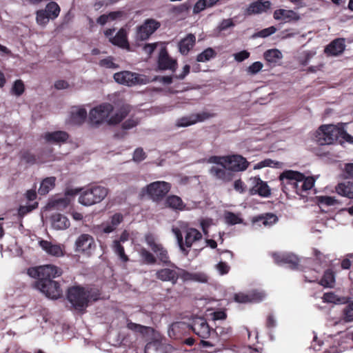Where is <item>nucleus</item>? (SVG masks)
<instances>
[{
  "label": "nucleus",
  "instance_id": "nucleus-44",
  "mask_svg": "<svg viewBox=\"0 0 353 353\" xmlns=\"http://www.w3.org/2000/svg\"><path fill=\"white\" fill-rule=\"evenodd\" d=\"M276 216L272 214H268L265 216H261L254 220V222L258 223L259 225H263L265 227L270 226L276 221Z\"/></svg>",
  "mask_w": 353,
  "mask_h": 353
},
{
  "label": "nucleus",
  "instance_id": "nucleus-1",
  "mask_svg": "<svg viewBox=\"0 0 353 353\" xmlns=\"http://www.w3.org/2000/svg\"><path fill=\"white\" fill-rule=\"evenodd\" d=\"M28 274L32 278L37 279L35 288L52 299H57L62 295L59 284L52 279L62 274L61 268L54 265H45L28 270Z\"/></svg>",
  "mask_w": 353,
  "mask_h": 353
},
{
  "label": "nucleus",
  "instance_id": "nucleus-55",
  "mask_svg": "<svg viewBox=\"0 0 353 353\" xmlns=\"http://www.w3.org/2000/svg\"><path fill=\"white\" fill-rule=\"evenodd\" d=\"M127 327L128 329L140 333H145L149 328L148 327L143 326L141 325L137 324L132 322H129L127 325Z\"/></svg>",
  "mask_w": 353,
  "mask_h": 353
},
{
  "label": "nucleus",
  "instance_id": "nucleus-63",
  "mask_svg": "<svg viewBox=\"0 0 353 353\" xmlns=\"http://www.w3.org/2000/svg\"><path fill=\"white\" fill-rule=\"evenodd\" d=\"M145 158V152L142 149L138 148L134 152L133 159L134 161H141Z\"/></svg>",
  "mask_w": 353,
  "mask_h": 353
},
{
  "label": "nucleus",
  "instance_id": "nucleus-49",
  "mask_svg": "<svg viewBox=\"0 0 353 353\" xmlns=\"http://www.w3.org/2000/svg\"><path fill=\"white\" fill-rule=\"evenodd\" d=\"M316 200L320 205L331 206L337 203L334 197L329 196H319L316 197Z\"/></svg>",
  "mask_w": 353,
  "mask_h": 353
},
{
  "label": "nucleus",
  "instance_id": "nucleus-47",
  "mask_svg": "<svg viewBox=\"0 0 353 353\" xmlns=\"http://www.w3.org/2000/svg\"><path fill=\"white\" fill-rule=\"evenodd\" d=\"M215 51L212 48H208L197 56L196 60L199 62H205L215 57Z\"/></svg>",
  "mask_w": 353,
  "mask_h": 353
},
{
  "label": "nucleus",
  "instance_id": "nucleus-30",
  "mask_svg": "<svg viewBox=\"0 0 353 353\" xmlns=\"http://www.w3.org/2000/svg\"><path fill=\"white\" fill-rule=\"evenodd\" d=\"M176 274L178 279L181 278L184 281H196L202 283L207 282L208 278L206 275L201 273L191 274L188 272L176 268Z\"/></svg>",
  "mask_w": 353,
  "mask_h": 353
},
{
  "label": "nucleus",
  "instance_id": "nucleus-50",
  "mask_svg": "<svg viewBox=\"0 0 353 353\" xmlns=\"http://www.w3.org/2000/svg\"><path fill=\"white\" fill-rule=\"evenodd\" d=\"M276 28L274 26H270L267 28H264L256 33L255 36L261 38H265L275 33Z\"/></svg>",
  "mask_w": 353,
  "mask_h": 353
},
{
  "label": "nucleus",
  "instance_id": "nucleus-54",
  "mask_svg": "<svg viewBox=\"0 0 353 353\" xmlns=\"http://www.w3.org/2000/svg\"><path fill=\"white\" fill-rule=\"evenodd\" d=\"M50 18L43 10L37 11V21L41 25L46 24Z\"/></svg>",
  "mask_w": 353,
  "mask_h": 353
},
{
  "label": "nucleus",
  "instance_id": "nucleus-14",
  "mask_svg": "<svg viewBox=\"0 0 353 353\" xmlns=\"http://www.w3.org/2000/svg\"><path fill=\"white\" fill-rule=\"evenodd\" d=\"M160 26V23L154 19H147L140 26L137 31V37L140 40H146Z\"/></svg>",
  "mask_w": 353,
  "mask_h": 353
},
{
  "label": "nucleus",
  "instance_id": "nucleus-7",
  "mask_svg": "<svg viewBox=\"0 0 353 353\" xmlns=\"http://www.w3.org/2000/svg\"><path fill=\"white\" fill-rule=\"evenodd\" d=\"M108 193L107 188L103 186H92L85 189L79 198V202L89 206L100 203Z\"/></svg>",
  "mask_w": 353,
  "mask_h": 353
},
{
  "label": "nucleus",
  "instance_id": "nucleus-4",
  "mask_svg": "<svg viewBox=\"0 0 353 353\" xmlns=\"http://www.w3.org/2000/svg\"><path fill=\"white\" fill-rule=\"evenodd\" d=\"M67 298L75 310L83 311L92 301L99 298V294L92 289L74 285L68 290Z\"/></svg>",
  "mask_w": 353,
  "mask_h": 353
},
{
  "label": "nucleus",
  "instance_id": "nucleus-11",
  "mask_svg": "<svg viewBox=\"0 0 353 353\" xmlns=\"http://www.w3.org/2000/svg\"><path fill=\"white\" fill-rule=\"evenodd\" d=\"M145 240L148 245L150 248L157 256L163 263L169 262V256L168 251L162 244L158 242L156 236L152 233H148L145 235Z\"/></svg>",
  "mask_w": 353,
  "mask_h": 353
},
{
  "label": "nucleus",
  "instance_id": "nucleus-6",
  "mask_svg": "<svg viewBox=\"0 0 353 353\" xmlns=\"http://www.w3.org/2000/svg\"><path fill=\"white\" fill-rule=\"evenodd\" d=\"M208 162L210 163L225 165L229 170L236 172L243 171L248 168L249 163L247 160L240 155L232 156H212L209 158Z\"/></svg>",
  "mask_w": 353,
  "mask_h": 353
},
{
  "label": "nucleus",
  "instance_id": "nucleus-64",
  "mask_svg": "<svg viewBox=\"0 0 353 353\" xmlns=\"http://www.w3.org/2000/svg\"><path fill=\"white\" fill-rule=\"evenodd\" d=\"M21 159L28 163H34L36 162L35 157L28 152H21Z\"/></svg>",
  "mask_w": 353,
  "mask_h": 353
},
{
  "label": "nucleus",
  "instance_id": "nucleus-16",
  "mask_svg": "<svg viewBox=\"0 0 353 353\" xmlns=\"http://www.w3.org/2000/svg\"><path fill=\"white\" fill-rule=\"evenodd\" d=\"M39 244L42 250L50 256L61 257L65 254V246L63 245L52 243L46 240L39 241Z\"/></svg>",
  "mask_w": 353,
  "mask_h": 353
},
{
  "label": "nucleus",
  "instance_id": "nucleus-52",
  "mask_svg": "<svg viewBox=\"0 0 353 353\" xmlns=\"http://www.w3.org/2000/svg\"><path fill=\"white\" fill-rule=\"evenodd\" d=\"M208 315L212 321L225 320L227 318V314L224 310L212 312Z\"/></svg>",
  "mask_w": 353,
  "mask_h": 353
},
{
  "label": "nucleus",
  "instance_id": "nucleus-2",
  "mask_svg": "<svg viewBox=\"0 0 353 353\" xmlns=\"http://www.w3.org/2000/svg\"><path fill=\"white\" fill-rule=\"evenodd\" d=\"M113 110V106L110 103L101 104L90 112V119L92 124L99 125L104 122L108 124H117L121 122L129 113L130 106L123 105L114 115L110 117V114Z\"/></svg>",
  "mask_w": 353,
  "mask_h": 353
},
{
  "label": "nucleus",
  "instance_id": "nucleus-32",
  "mask_svg": "<svg viewBox=\"0 0 353 353\" xmlns=\"http://www.w3.org/2000/svg\"><path fill=\"white\" fill-rule=\"evenodd\" d=\"M87 117L86 110L81 107H73L70 111V121L73 124L82 123Z\"/></svg>",
  "mask_w": 353,
  "mask_h": 353
},
{
  "label": "nucleus",
  "instance_id": "nucleus-41",
  "mask_svg": "<svg viewBox=\"0 0 353 353\" xmlns=\"http://www.w3.org/2000/svg\"><path fill=\"white\" fill-rule=\"evenodd\" d=\"M43 10L48 15V17L53 19L59 16L60 12V8L56 2L51 1L47 4L46 8Z\"/></svg>",
  "mask_w": 353,
  "mask_h": 353
},
{
  "label": "nucleus",
  "instance_id": "nucleus-34",
  "mask_svg": "<svg viewBox=\"0 0 353 353\" xmlns=\"http://www.w3.org/2000/svg\"><path fill=\"white\" fill-rule=\"evenodd\" d=\"M195 41L196 38L194 34H188L179 44L180 52L183 54H187L194 46Z\"/></svg>",
  "mask_w": 353,
  "mask_h": 353
},
{
  "label": "nucleus",
  "instance_id": "nucleus-20",
  "mask_svg": "<svg viewBox=\"0 0 353 353\" xmlns=\"http://www.w3.org/2000/svg\"><path fill=\"white\" fill-rule=\"evenodd\" d=\"M211 117H212V115L207 112L191 114L188 117H184L178 119L176 125L178 127H187L197 122L203 121Z\"/></svg>",
  "mask_w": 353,
  "mask_h": 353
},
{
  "label": "nucleus",
  "instance_id": "nucleus-24",
  "mask_svg": "<svg viewBox=\"0 0 353 353\" xmlns=\"http://www.w3.org/2000/svg\"><path fill=\"white\" fill-rule=\"evenodd\" d=\"M159 68L161 70H171L176 68V61L170 58L165 49H162L159 57Z\"/></svg>",
  "mask_w": 353,
  "mask_h": 353
},
{
  "label": "nucleus",
  "instance_id": "nucleus-48",
  "mask_svg": "<svg viewBox=\"0 0 353 353\" xmlns=\"http://www.w3.org/2000/svg\"><path fill=\"white\" fill-rule=\"evenodd\" d=\"M139 254L143 261L147 264H154L156 262L155 256L145 248L139 250Z\"/></svg>",
  "mask_w": 353,
  "mask_h": 353
},
{
  "label": "nucleus",
  "instance_id": "nucleus-29",
  "mask_svg": "<svg viewBox=\"0 0 353 353\" xmlns=\"http://www.w3.org/2000/svg\"><path fill=\"white\" fill-rule=\"evenodd\" d=\"M50 221L52 227L56 230H65L70 225L69 219L59 213L52 214Z\"/></svg>",
  "mask_w": 353,
  "mask_h": 353
},
{
  "label": "nucleus",
  "instance_id": "nucleus-25",
  "mask_svg": "<svg viewBox=\"0 0 353 353\" xmlns=\"http://www.w3.org/2000/svg\"><path fill=\"white\" fill-rule=\"evenodd\" d=\"M68 133L64 131L48 132L42 135V138L46 142L50 143H64L68 139Z\"/></svg>",
  "mask_w": 353,
  "mask_h": 353
},
{
  "label": "nucleus",
  "instance_id": "nucleus-38",
  "mask_svg": "<svg viewBox=\"0 0 353 353\" xmlns=\"http://www.w3.org/2000/svg\"><path fill=\"white\" fill-rule=\"evenodd\" d=\"M219 1V0H199L193 7V13L199 14L205 8L214 6Z\"/></svg>",
  "mask_w": 353,
  "mask_h": 353
},
{
  "label": "nucleus",
  "instance_id": "nucleus-42",
  "mask_svg": "<svg viewBox=\"0 0 353 353\" xmlns=\"http://www.w3.org/2000/svg\"><path fill=\"white\" fill-rule=\"evenodd\" d=\"M185 326L184 323L176 322L172 323L168 329V335L172 339H177L181 334V330Z\"/></svg>",
  "mask_w": 353,
  "mask_h": 353
},
{
  "label": "nucleus",
  "instance_id": "nucleus-36",
  "mask_svg": "<svg viewBox=\"0 0 353 353\" xmlns=\"http://www.w3.org/2000/svg\"><path fill=\"white\" fill-rule=\"evenodd\" d=\"M336 192L342 196L353 198V183L346 182L339 183L336 188Z\"/></svg>",
  "mask_w": 353,
  "mask_h": 353
},
{
  "label": "nucleus",
  "instance_id": "nucleus-56",
  "mask_svg": "<svg viewBox=\"0 0 353 353\" xmlns=\"http://www.w3.org/2000/svg\"><path fill=\"white\" fill-rule=\"evenodd\" d=\"M345 321L347 322L353 321V302L345 307L344 310Z\"/></svg>",
  "mask_w": 353,
  "mask_h": 353
},
{
  "label": "nucleus",
  "instance_id": "nucleus-26",
  "mask_svg": "<svg viewBox=\"0 0 353 353\" xmlns=\"http://www.w3.org/2000/svg\"><path fill=\"white\" fill-rule=\"evenodd\" d=\"M345 41L343 39H336L332 41L325 49V52L328 55L338 56L345 50Z\"/></svg>",
  "mask_w": 353,
  "mask_h": 353
},
{
  "label": "nucleus",
  "instance_id": "nucleus-33",
  "mask_svg": "<svg viewBox=\"0 0 353 353\" xmlns=\"http://www.w3.org/2000/svg\"><path fill=\"white\" fill-rule=\"evenodd\" d=\"M166 205L174 210H190V208L187 207L183 202L182 199L176 195L169 196L165 201Z\"/></svg>",
  "mask_w": 353,
  "mask_h": 353
},
{
  "label": "nucleus",
  "instance_id": "nucleus-58",
  "mask_svg": "<svg viewBox=\"0 0 353 353\" xmlns=\"http://www.w3.org/2000/svg\"><path fill=\"white\" fill-rule=\"evenodd\" d=\"M263 68V63L260 61H256L249 66L248 72L251 74H255Z\"/></svg>",
  "mask_w": 353,
  "mask_h": 353
},
{
  "label": "nucleus",
  "instance_id": "nucleus-57",
  "mask_svg": "<svg viewBox=\"0 0 353 353\" xmlns=\"http://www.w3.org/2000/svg\"><path fill=\"white\" fill-rule=\"evenodd\" d=\"M37 205H38L37 203L35 202L34 204H32V205L21 206L19 209V214L21 216H23L27 213H28V212H31L32 210L35 209L37 207Z\"/></svg>",
  "mask_w": 353,
  "mask_h": 353
},
{
  "label": "nucleus",
  "instance_id": "nucleus-53",
  "mask_svg": "<svg viewBox=\"0 0 353 353\" xmlns=\"http://www.w3.org/2000/svg\"><path fill=\"white\" fill-rule=\"evenodd\" d=\"M276 163H275L271 159H265L261 162L256 163L254 165V169L259 170L265 167H276Z\"/></svg>",
  "mask_w": 353,
  "mask_h": 353
},
{
  "label": "nucleus",
  "instance_id": "nucleus-23",
  "mask_svg": "<svg viewBox=\"0 0 353 353\" xmlns=\"http://www.w3.org/2000/svg\"><path fill=\"white\" fill-rule=\"evenodd\" d=\"M129 239V233L127 231H123L120 236L119 240H115L113 242L114 252L118 255L123 262L128 261V256L125 254L124 248L121 245V243L127 241Z\"/></svg>",
  "mask_w": 353,
  "mask_h": 353
},
{
  "label": "nucleus",
  "instance_id": "nucleus-59",
  "mask_svg": "<svg viewBox=\"0 0 353 353\" xmlns=\"http://www.w3.org/2000/svg\"><path fill=\"white\" fill-rule=\"evenodd\" d=\"M213 224L212 219L205 218L200 221V225L203 232L206 234L208 233V229Z\"/></svg>",
  "mask_w": 353,
  "mask_h": 353
},
{
  "label": "nucleus",
  "instance_id": "nucleus-62",
  "mask_svg": "<svg viewBox=\"0 0 353 353\" xmlns=\"http://www.w3.org/2000/svg\"><path fill=\"white\" fill-rule=\"evenodd\" d=\"M100 65L108 68H115L117 65L113 62L111 57L104 59L100 61Z\"/></svg>",
  "mask_w": 353,
  "mask_h": 353
},
{
  "label": "nucleus",
  "instance_id": "nucleus-8",
  "mask_svg": "<svg viewBox=\"0 0 353 353\" xmlns=\"http://www.w3.org/2000/svg\"><path fill=\"white\" fill-rule=\"evenodd\" d=\"M172 232L177 239V241L181 249L183 252L185 251V246L189 248L202 239L201 233L196 229L192 228H189L185 230L184 241L183 240L181 232L179 228H173Z\"/></svg>",
  "mask_w": 353,
  "mask_h": 353
},
{
  "label": "nucleus",
  "instance_id": "nucleus-15",
  "mask_svg": "<svg viewBox=\"0 0 353 353\" xmlns=\"http://www.w3.org/2000/svg\"><path fill=\"white\" fill-rule=\"evenodd\" d=\"M191 327L192 331L202 339H207L210 334L211 329L203 317L194 318Z\"/></svg>",
  "mask_w": 353,
  "mask_h": 353
},
{
  "label": "nucleus",
  "instance_id": "nucleus-28",
  "mask_svg": "<svg viewBox=\"0 0 353 353\" xmlns=\"http://www.w3.org/2000/svg\"><path fill=\"white\" fill-rule=\"evenodd\" d=\"M271 3L269 1L258 0L251 3L246 10L248 14H260L266 12L270 8Z\"/></svg>",
  "mask_w": 353,
  "mask_h": 353
},
{
  "label": "nucleus",
  "instance_id": "nucleus-9",
  "mask_svg": "<svg viewBox=\"0 0 353 353\" xmlns=\"http://www.w3.org/2000/svg\"><path fill=\"white\" fill-rule=\"evenodd\" d=\"M114 79L117 83L128 86L146 84L149 81L146 76L130 71H122L115 73Z\"/></svg>",
  "mask_w": 353,
  "mask_h": 353
},
{
  "label": "nucleus",
  "instance_id": "nucleus-17",
  "mask_svg": "<svg viewBox=\"0 0 353 353\" xmlns=\"http://www.w3.org/2000/svg\"><path fill=\"white\" fill-rule=\"evenodd\" d=\"M273 17L276 21L283 23L296 22L300 19L299 14L292 10L277 9L273 13Z\"/></svg>",
  "mask_w": 353,
  "mask_h": 353
},
{
  "label": "nucleus",
  "instance_id": "nucleus-19",
  "mask_svg": "<svg viewBox=\"0 0 353 353\" xmlns=\"http://www.w3.org/2000/svg\"><path fill=\"white\" fill-rule=\"evenodd\" d=\"M77 193V190H69L65 195L58 196L52 199L49 203V205L57 210H63L69 205L71 201V196H74Z\"/></svg>",
  "mask_w": 353,
  "mask_h": 353
},
{
  "label": "nucleus",
  "instance_id": "nucleus-60",
  "mask_svg": "<svg viewBox=\"0 0 353 353\" xmlns=\"http://www.w3.org/2000/svg\"><path fill=\"white\" fill-rule=\"evenodd\" d=\"M216 268L220 274H227L230 270V266L225 262H220L216 265Z\"/></svg>",
  "mask_w": 353,
  "mask_h": 353
},
{
  "label": "nucleus",
  "instance_id": "nucleus-12",
  "mask_svg": "<svg viewBox=\"0 0 353 353\" xmlns=\"http://www.w3.org/2000/svg\"><path fill=\"white\" fill-rule=\"evenodd\" d=\"M95 247L93 237L88 234H81L75 241L76 251L87 255H90Z\"/></svg>",
  "mask_w": 353,
  "mask_h": 353
},
{
  "label": "nucleus",
  "instance_id": "nucleus-10",
  "mask_svg": "<svg viewBox=\"0 0 353 353\" xmlns=\"http://www.w3.org/2000/svg\"><path fill=\"white\" fill-rule=\"evenodd\" d=\"M170 188V184L165 181H155L143 189L142 193H146L153 201H159L166 195Z\"/></svg>",
  "mask_w": 353,
  "mask_h": 353
},
{
  "label": "nucleus",
  "instance_id": "nucleus-13",
  "mask_svg": "<svg viewBox=\"0 0 353 353\" xmlns=\"http://www.w3.org/2000/svg\"><path fill=\"white\" fill-rule=\"evenodd\" d=\"M249 181L251 184L250 194H259L263 197H268L271 194V190L267 183L262 181L259 176L251 177Z\"/></svg>",
  "mask_w": 353,
  "mask_h": 353
},
{
  "label": "nucleus",
  "instance_id": "nucleus-5",
  "mask_svg": "<svg viewBox=\"0 0 353 353\" xmlns=\"http://www.w3.org/2000/svg\"><path fill=\"white\" fill-rule=\"evenodd\" d=\"M279 180L282 190L287 194L294 192V188H297L299 183L302 184V188H312L315 181L312 176L306 177L302 173L292 170H286L281 173Z\"/></svg>",
  "mask_w": 353,
  "mask_h": 353
},
{
  "label": "nucleus",
  "instance_id": "nucleus-31",
  "mask_svg": "<svg viewBox=\"0 0 353 353\" xmlns=\"http://www.w3.org/2000/svg\"><path fill=\"white\" fill-rule=\"evenodd\" d=\"M123 217L121 214H114L110 219V221L103 223L101 228L103 232L110 233L113 232L118 225L123 221Z\"/></svg>",
  "mask_w": 353,
  "mask_h": 353
},
{
  "label": "nucleus",
  "instance_id": "nucleus-37",
  "mask_svg": "<svg viewBox=\"0 0 353 353\" xmlns=\"http://www.w3.org/2000/svg\"><path fill=\"white\" fill-rule=\"evenodd\" d=\"M264 59L271 63H276L283 58L281 52L276 48L266 50L263 54Z\"/></svg>",
  "mask_w": 353,
  "mask_h": 353
},
{
  "label": "nucleus",
  "instance_id": "nucleus-61",
  "mask_svg": "<svg viewBox=\"0 0 353 353\" xmlns=\"http://www.w3.org/2000/svg\"><path fill=\"white\" fill-rule=\"evenodd\" d=\"M250 57V53L246 50H243L234 54V59L238 62H241Z\"/></svg>",
  "mask_w": 353,
  "mask_h": 353
},
{
  "label": "nucleus",
  "instance_id": "nucleus-39",
  "mask_svg": "<svg viewBox=\"0 0 353 353\" xmlns=\"http://www.w3.org/2000/svg\"><path fill=\"white\" fill-rule=\"evenodd\" d=\"M55 181L56 178L53 176L48 177L43 180L38 190L39 194L41 195L48 194L54 187Z\"/></svg>",
  "mask_w": 353,
  "mask_h": 353
},
{
  "label": "nucleus",
  "instance_id": "nucleus-43",
  "mask_svg": "<svg viewBox=\"0 0 353 353\" xmlns=\"http://www.w3.org/2000/svg\"><path fill=\"white\" fill-rule=\"evenodd\" d=\"M335 283V277L332 271L328 270L325 272L322 279L320 281L321 285L324 287L332 288Z\"/></svg>",
  "mask_w": 353,
  "mask_h": 353
},
{
  "label": "nucleus",
  "instance_id": "nucleus-18",
  "mask_svg": "<svg viewBox=\"0 0 353 353\" xmlns=\"http://www.w3.org/2000/svg\"><path fill=\"white\" fill-rule=\"evenodd\" d=\"M272 257L276 263L287 264L292 269L296 268L299 262L297 256L290 253H273Z\"/></svg>",
  "mask_w": 353,
  "mask_h": 353
},
{
  "label": "nucleus",
  "instance_id": "nucleus-35",
  "mask_svg": "<svg viewBox=\"0 0 353 353\" xmlns=\"http://www.w3.org/2000/svg\"><path fill=\"white\" fill-rule=\"evenodd\" d=\"M110 42L122 48H128L129 44L127 39V32L124 29H121L113 37L110 38Z\"/></svg>",
  "mask_w": 353,
  "mask_h": 353
},
{
  "label": "nucleus",
  "instance_id": "nucleus-45",
  "mask_svg": "<svg viewBox=\"0 0 353 353\" xmlns=\"http://www.w3.org/2000/svg\"><path fill=\"white\" fill-rule=\"evenodd\" d=\"M224 219L225 222L230 225L241 223L243 221L240 214H234L231 212H225L224 214Z\"/></svg>",
  "mask_w": 353,
  "mask_h": 353
},
{
  "label": "nucleus",
  "instance_id": "nucleus-51",
  "mask_svg": "<svg viewBox=\"0 0 353 353\" xmlns=\"http://www.w3.org/2000/svg\"><path fill=\"white\" fill-rule=\"evenodd\" d=\"M12 92L17 95L20 96L24 91V84L21 80H17L12 86Z\"/></svg>",
  "mask_w": 353,
  "mask_h": 353
},
{
  "label": "nucleus",
  "instance_id": "nucleus-3",
  "mask_svg": "<svg viewBox=\"0 0 353 353\" xmlns=\"http://www.w3.org/2000/svg\"><path fill=\"white\" fill-rule=\"evenodd\" d=\"M315 138L320 145H330L339 140L353 143V137L347 134L340 125H322L316 132Z\"/></svg>",
  "mask_w": 353,
  "mask_h": 353
},
{
  "label": "nucleus",
  "instance_id": "nucleus-21",
  "mask_svg": "<svg viewBox=\"0 0 353 353\" xmlns=\"http://www.w3.org/2000/svg\"><path fill=\"white\" fill-rule=\"evenodd\" d=\"M210 174L215 179L223 182L230 181L232 179V174L225 165L216 164L210 170Z\"/></svg>",
  "mask_w": 353,
  "mask_h": 353
},
{
  "label": "nucleus",
  "instance_id": "nucleus-22",
  "mask_svg": "<svg viewBox=\"0 0 353 353\" xmlns=\"http://www.w3.org/2000/svg\"><path fill=\"white\" fill-rule=\"evenodd\" d=\"M265 294L263 292L254 291L248 294L243 293H238L234 295L236 302L240 303H246L250 302H257L263 300Z\"/></svg>",
  "mask_w": 353,
  "mask_h": 353
},
{
  "label": "nucleus",
  "instance_id": "nucleus-46",
  "mask_svg": "<svg viewBox=\"0 0 353 353\" xmlns=\"http://www.w3.org/2000/svg\"><path fill=\"white\" fill-rule=\"evenodd\" d=\"M121 16V12H112L108 14H103L100 16L97 19V23L101 24V26L105 25L107 22L110 21H113L119 17Z\"/></svg>",
  "mask_w": 353,
  "mask_h": 353
},
{
  "label": "nucleus",
  "instance_id": "nucleus-40",
  "mask_svg": "<svg viewBox=\"0 0 353 353\" xmlns=\"http://www.w3.org/2000/svg\"><path fill=\"white\" fill-rule=\"evenodd\" d=\"M214 332L220 338V340L226 341L232 336V328L228 325L216 326Z\"/></svg>",
  "mask_w": 353,
  "mask_h": 353
},
{
  "label": "nucleus",
  "instance_id": "nucleus-27",
  "mask_svg": "<svg viewBox=\"0 0 353 353\" xmlns=\"http://www.w3.org/2000/svg\"><path fill=\"white\" fill-rule=\"evenodd\" d=\"M157 278L162 281H170L172 284H175L178 280V274H176V268L170 269L163 268L156 272Z\"/></svg>",
  "mask_w": 353,
  "mask_h": 353
}]
</instances>
